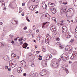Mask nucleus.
Returning a JSON list of instances; mask_svg holds the SVG:
<instances>
[{
  "mask_svg": "<svg viewBox=\"0 0 77 77\" xmlns=\"http://www.w3.org/2000/svg\"><path fill=\"white\" fill-rule=\"evenodd\" d=\"M52 32H55L52 34V36L53 38H54V37L57 34V32H56V26H52L50 28Z\"/></svg>",
  "mask_w": 77,
  "mask_h": 77,
  "instance_id": "obj_1",
  "label": "nucleus"
},
{
  "mask_svg": "<svg viewBox=\"0 0 77 77\" xmlns=\"http://www.w3.org/2000/svg\"><path fill=\"white\" fill-rule=\"evenodd\" d=\"M51 66L53 67V68H57L59 66L58 63L55 61H54L51 63Z\"/></svg>",
  "mask_w": 77,
  "mask_h": 77,
  "instance_id": "obj_2",
  "label": "nucleus"
},
{
  "mask_svg": "<svg viewBox=\"0 0 77 77\" xmlns=\"http://www.w3.org/2000/svg\"><path fill=\"white\" fill-rule=\"evenodd\" d=\"M16 65L17 63H16V60H13L12 62L11 63V66L12 68H14V67H15V66Z\"/></svg>",
  "mask_w": 77,
  "mask_h": 77,
  "instance_id": "obj_3",
  "label": "nucleus"
},
{
  "mask_svg": "<svg viewBox=\"0 0 77 77\" xmlns=\"http://www.w3.org/2000/svg\"><path fill=\"white\" fill-rule=\"evenodd\" d=\"M20 64L23 67H26V63L24 60H23L20 62Z\"/></svg>",
  "mask_w": 77,
  "mask_h": 77,
  "instance_id": "obj_4",
  "label": "nucleus"
},
{
  "mask_svg": "<svg viewBox=\"0 0 77 77\" xmlns=\"http://www.w3.org/2000/svg\"><path fill=\"white\" fill-rule=\"evenodd\" d=\"M47 73V70L45 69L42 70L40 73V75H45Z\"/></svg>",
  "mask_w": 77,
  "mask_h": 77,
  "instance_id": "obj_5",
  "label": "nucleus"
},
{
  "mask_svg": "<svg viewBox=\"0 0 77 77\" xmlns=\"http://www.w3.org/2000/svg\"><path fill=\"white\" fill-rule=\"evenodd\" d=\"M71 46L67 45L65 47V50L66 51H71Z\"/></svg>",
  "mask_w": 77,
  "mask_h": 77,
  "instance_id": "obj_6",
  "label": "nucleus"
},
{
  "mask_svg": "<svg viewBox=\"0 0 77 77\" xmlns=\"http://www.w3.org/2000/svg\"><path fill=\"white\" fill-rule=\"evenodd\" d=\"M42 66L43 67H46L47 66V61L46 60H43L42 62Z\"/></svg>",
  "mask_w": 77,
  "mask_h": 77,
  "instance_id": "obj_7",
  "label": "nucleus"
},
{
  "mask_svg": "<svg viewBox=\"0 0 77 77\" xmlns=\"http://www.w3.org/2000/svg\"><path fill=\"white\" fill-rule=\"evenodd\" d=\"M51 40V37L49 36L48 37V38H47L46 40H45V42L46 44H49V41Z\"/></svg>",
  "mask_w": 77,
  "mask_h": 77,
  "instance_id": "obj_8",
  "label": "nucleus"
},
{
  "mask_svg": "<svg viewBox=\"0 0 77 77\" xmlns=\"http://www.w3.org/2000/svg\"><path fill=\"white\" fill-rule=\"evenodd\" d=\"M66 38H70L71 37V35L70 34V33H69V32H67L66 33Z\"/></svg>",
  "mask_w": 77,
  "mask_h": 77,
  "instance_id": "obj_9",
  "label": "nucleus"
},
{
  "mask_svg": "<svg viewBox=\"0 0 77 77\" xmlns=\"http://www.w3.org/2000/svg\"><path fill=\"white\" fill-rule=\"evenodd\" d=\"M51 11L54 14H55L56 13V9L54 8H51L50 9Z\"/></svg>",
  "mask_w": 77,
  "mask_h": 77,
  "instance_id": "obj_10",
  "label": "nucleus"
},
{
  "mask_svg": "<svg viewBox=\"0 0 77 77\" xmlns=\"http://www.w3.org/2000/svg\"><path fill=\"white\" fill-rule=\"evenodd\" d=\"M0 3L1 4L2 8L5 7V2H4V1L3 0H0Z\"/></svg>",
  "mask_w": 77,
  "mask_h": 77,
  "instance_id": "obj_11",
  "label": "nucleus"
},
{
  "mask_svg": "<svg viewBox=\"0 0 77 77\" xmlns=\"http://www.w3.org/2000/svg\"><path fill=\"white\" fill-rule=\"evenodd\" d=\"M63 56H65L64 54H62L61 55V57L62 60H63V61H66V60H67V59L66 58H65V57H64Z\"/></svg>",
  "mask_w": 77,
  "mask_h": 77,
  "instance_id": "obj_12",
  "label": "nucleus"
},
{
  "mask_svg": "<svg viewBox=\"0 0 77 77\" xmlns=\"http://www.w3.org/2000/svg\"><path fill=\"white\" fill-rule=\"evenodd\" d=\"M28 46V44L26 42H25L23 45V48H26Z\"/></svg>",
  "mask_w": 77,
  "mask_h": 77,
  "instance_id": "obj_13",
  "label": "nucleus"
},
{
  "mask_svg": "<svg viewBox=\"0 0 77 77\" xmlns=\"http://www.w3.org/2000/svg\"><path fill=\"white\" fill-rule=\"evenodd\" d=\"M42 6L43 9H46V8L47 7V5H46L45 3V2H43L42 3Z\"/></svg>",
  "mask_w": 77,
  "mask_h": 77,
  "instance_id": "obj_14",
  "label": "nucleus"
},
{
  "mask_svg": "<svg viewBox=\"0 0 77 77\" xmlns=\"http://www.w3.org/2000/svg\"><path fill=\"white\" fill-rule=\"evenodd\" d=\"M75 56H76V53L75 52H73L72 55L70 57L71 59H73V58H74V57H75Z\"/></svg>",
  "mask_w": 77,
  "mask_h": 77,
  "instance_id": "obj_15",
  "label": "nucleus"
},
{
  "mask_svg": "<svg viewBox=\"0 0 77 77\" xmlns=\"http://www.w3.org/2000/svg\"><path fill=\"white\" fill-rule=\"evenodd\" d=\"M45 17H46V18H48L49 19L50 18V15L48 13H47L45 15Z\"/></svg>",
  "mask_w": 77,
  "mask_h": 77,
  "instance_id": "obj_16",
  "label": "nucleus"
},
{
  "mask_svg": "<svg viewBox=\"0 0 77 77\" xmlns=\"http://www.w3.org/2000/svg\"><path fill=\"white\" fill-rule=\"evenodd\" d=\"M23 70V69L21 67H19L17 69V72H22V70Z\"/></svg>",
  "mask_w": 77,
  "mask_h": 77,
  "instance_id": "obj_17",
  "label": "nucleus"
},
{
  "mask_svg": "<svg viewBox=\"0 0 77 77\" xmlns=\"http://www.w3.org/2000/svg\"><path fill=\"white\" fill-rule=\"evenodd\" d=\"M51 58V57L50 56V54H47V57L46 58V59L47 60H48L50 59Z\"/></svg>",
  "mask_w": 77,
  "mask_h": 77,
  "instance_id": "obj_18",
  "label": "nucleus"
},
{
  "mask_svg": "<svg viewBox=\"0 0 77 77\" xmlns=\"http://www.w3.org/2000/svg\"><path fill=\"white\" fill-rule=\"evenodd\" d=\"M66 11V8H61V13L65 12Z\"/></svg>",
  "mask_w": 77,
  "mask_h": 77,
  "instance_id": "obj_19",
  "label": "nucleus"
},
{
  "mask_svg": "<svg viewBox=\"0 0 77 77\" xmlns=\"http://www.w3.org/2000/svg\"><path fill=\"white\" fill-rule=\"evenodd\" d=\"M73 42H74V40L72 39L69 42V44H70V45H74V44H73Z\"/></svg>",
  "mask_w": 77,
  "mask_h": 77,
  "instance_id": "obj_20",
  "label": "nucleus"
},
{
  "mask_svg": "<svg viewBox=\"0 0 77 77\" xmlns=\"http://www.w3.org/2000/svg\"><path fill=\"white\" fill-rule=\"evenodd\" d=\"M61 23H61V25H63L64 24H65V20H61Z\"/></svg>",
  "mask_w": 77,
  "mask_h": 77,
  "instance_id": "obj_21",
  "label": "nucleus"
},
{
  "mask_svg": "<svg viewBox=\"0 0 77 77\" xmlns=\"http://www.w3.org/2000/svg\"><path fill=\"white\" fill-rule=\"evenodd\" d=\"M59 47H60V49H63L64 47V46L61 45L60 44V45H59Z\"/></svg>",
  "mask_w": 77,
  "mask_h": 77,
  "instance_id": "obj_22",
  "label": "nucleus"
},
{
  "mask_svg": "<svg viewBox=\"0 0 77 77\" xmlns=\"http://www.w3.org/2000/svg\"><path fill=\"white\" fill-rule=\"evenodd\" d=\"M42 50L43 52H45L46 51V49H45V48L44 46L42 48Z\"/></svg>",
  "mask_w": 77,
  "mask_h": 77,
  "instance_id": "obj_23",
  "label": "nucleus"
},
{
  "mask_svg": "<svg viewBox=\"0 0 77 77\" xmlns=\"http://www.w3.org/2000/svg\"><path fill=\"white\" fill-rule=\"evenodd\" d=\"M9 36L11 39H14V36L12 34H11Z\"/></svg>",
  "mask_w": 77,
  "mask_h": 77,
  "instance_id": "obj_24",
  "label": "nucleus"
},
{
  "mask_svg": "<svg viewBox=\"0 0 77 77\" xmlns=\"http://www.w3.org/2000/svg\"><path fill=\"white\" fill-rule=\"evenodd\" d=\"M63 30H67V27L66 26H63L62 27Z\"/></svg>",
  "mask_w": 77,
  "mask_h": 77,
  "instance_id": "obj_25",
  "label": "nucleus"
},
{
  "mask_svg": "<svg viewBox=\"0 0 77 77\" xmlns=\"http://www.w3.org/2000/svg\"><path fill=\"white\" fill-rule=\"evenodd\" d=\"M15 21H16L15 20H13L11 23L13 24H16L17 23H15Z\"/></svg>",
  "mask_w": 77,
  "mask_h": 77,
  "instance_id": "obj_26",
  "label": "nucleus"
},
{
  "mask_svg": "<svg viewBox=\"0 0 77 77\" xmlns=\"http://www.w3.org/2000/svg\"><path fill=\"white\" fill-rule=\"evenodd\" d=\"M29 8L30 9H31L32 11H34V8H33V6H31L29 7Z\"/></svg>",
  "mask_w": 77,
  "mask_h": 77,
  "instance_id": "obj_27",
  "label": "nucleus"
},
{
  "mask_svg": "<svg viewBox=\"0 0 77 77\" xmlns=\"http://www.w3.org/2000/svg\"><path fill=\"white\" fill-rule=\"evenodd\" d=\"M22 11H23V9H22L21 8H19V13H21V12H22Z\"/></svg>",
  "mask_w": 77,
  "mask_h": 77,
  "instance_id": "obj_28",
  "label": "nucleus"
},
{
  "mask_svg": "<svg viewBox=\"0 0 77 77\" xmlns=\"http://www.w3.org/2000/svg\"><path fill=\"white\" fill-rule=\"evenodd\" d=\"M38 59L39 60H42V57L41 56L39 55L38 56Z\"/></svg>",
  "mask_w": 77,
  "mask_h": 77,
  "instance_id": "obj_29",
  "label": "nucleus"
},
{
  "mask_svg": "<svg viewBox=\"0 0 77 77\" xmlns=\"http://www.w3.org/2000/svg\"><path fill=\"white\" fill-rule=\"evenodd\" d=\"M40 38L41 37H40V36L38 35V37L37 38V40L39 41V40H40Z\"/></svg>",
  "mask_w": 77,
  "mask_h": 77,
  "instance_id": "obj_30",
  "label": "nucleus"
},
{
  "mask_svg": "<svg viewBox=\"0 0 77 77\" xmlns=\"http://www.w3.org/2000/svg\"><path fill=\"white\" fill-rule=\"evenodd\" d=\"M66 31H67V30L63 29L62 30V33H65L66 32Z\"/></svg>",
  "mask_w": 77,
  "mask_h": 77,
  "instance_id": "obj_31",
  "label": "nucleus"
},
{
  "mask_svg": "<svg viewBox=\"0 0 77 77\" xmlns=\"http://www.w3.org/2000/svg\"><path fill=\"white\" fill-rule=\"evenodd\" d=\"M52 20H53L54 21V22H55V23H56V18L55 17H52Z\"/></svg>",
  "mask_w": 77,
  "mask_h": 77,
  "instance_id": "obj_32",
  "label": "nucleus"
},
{
  "mask_svg": "<svg viewBox=\"0 0 77 77\" xmlns=\"http://www.w3.org/2000/svg\"><path fill=\"white\" fill-rule=\"evenodd\" d=\"M31 66L32 67H35V64H34V62H33L31 64Z\"/></svg>",
  "mask_w": 77,
  "mask_h": 77,
  "instance_id": "obj_33",
  "label": "nucleus"
},
{
  "mask_svg": "<svg viewBox=\"0 0 77 77\" xmlns=\"http://www.w3.org/2000/svg\"><path fill=\"white\" fill-rule=\"evenodd\" d=\"M48 5L49 7H52V5H51V3L50 2L48 3Z\"/></svg>",
  "mask_w": 77,
  "mask_h": 77,
  "instance_id": "obj_34",
  "label": "nucleus"
},
{
  "mask_svg": "<svg viewBox=\"0 0 77 77\" xmlns=\"http://www.w3.org/2000/svg\"><path fill=\"white\" fill-rule=\"evenodd\" d=\"M15 54H14V53H12V54H11V57H15Z\"/></svg>",
  "mask_w": 77,
  "mask_h": 77,
  "instance_id": "obj_35",
  "label": "nucleus"
},
{
  "mask_svg": "<svg viewBox=\"0 0 77 77\" xmlns=\"http://www.w3.org/2000/svg\"><path fill=\"white\" fill-rule=\"evenodd\" d=\"M14 57L16 59H19V56H14Z\"/></svg>",
  "mask_w": 77,
  "mask_h": 77,
  "instance_id": "obj_36",
  "label": "nucleus"
},
{
  "mask_svg": "<svg viewBox=\"0 0 77 77\" xmlns=\"http://www.w3.org/2000/svg\"><path fill=\"white\" fill-rule=\"evenodd\" d=\"M63 56H64L66 59H67V58L68 57V56L66 55H65L64 54V55H63Z\"/></svg>",
  "mask_w": 77,
  "mask_h": 77,
  "instance_id": "obj_37",
  "label": "nucleus"
},
{
  "mask_svg": "<svg viewBox=\"0 0 77 77\" xmlns=\"http://www.w3.org/2000/svg\"><path fill=\"white\" fill-rule=\"evenodd\" d=\"M65 71H66V73H67V74H68V73L69 72L68 71V70L67 69H66Z\"/></svg>",
  "mask_w": 77,
  "mask_h": 77,
  "instance_id": "obj_38",
  "label": "nucleus"
},
{
  "mask_svg": "<svg viewBox=\"0 0 77 77\" xmlns=\"http://www.w3.org/2000/svg\"><path fill=\"white\" fill-rule=\"evenodd\" d=\"M47 23H48V22H46L45 23H43V26H42V28L43 29V27H44V26H45V24H47Z\"/></svg>",
  "mask_w": 77,
  "mask_h": 77,
  "instance_id": "obj_39",
  "label": "nucleus"
},
{
  "mask_svg": "<svg viewBox=\"0 0 77 77\" xmlns=\"http://www.w3.org/2000/svg\"><path fill=\"white\" fill-rule=\"evenodd\" d=\"M32 29H33V30H35V29H36V27H35V25H34L32 27Z\"/></svg>",
  "mask_w": 77,
  "mask_h": 77,
  "instance_id": "obj_40",
  "label": "nucleus"
},
{
  "mask_svg": "<svg viewBox=\"0 0 77 77\" xmlns=\"http://www.w3.org/2000/svg\"><path fill=\"white\" fill-rule=\"evenodd\" d=\"M38 73H35L34 74V76H38Z\"/></svg>",
  "mask_w": 77,
  "mask_h": 77,
  "instance_id": "obj_41",
  "label": "nucleus"
},
{
  "mask_svg": "<svg viewBox=\"0 0 77 77\" xmlns=\"http://www.w3.org/2000/svg\"><path fill=\"white\" fill-rule=\"evenodd\" d=\"M31 75H33L32 76H33V75H35V73L33 72H31Z\"/></svg>",
  "mask_w": 77,
  "mask_h": 77,
  "instance_id": "obj_42",
  "label": "nucleus"
},
{
  "mask_svg": "<svg viewBox=\"0 0 77 77\" xmlns=\"http://www.w3.org/2000/svg\"><path fill=\"white\" fill-rule=\"evenodd\" d=\"M61 69H63V70H64V71H65V70L66 69V68L65 67H62L61 68Z\"/></svg>",
  "mask_w": 77,
  "mask_h": 77,
  "instance_id": "obj_43",
  "label": "nucleus"
},
{
  "mask_svg": "<svg viewBox=\"0 0 77 77\" xmlns=\"http://www.w3.org/2000/svg\"><path fill=\"white\" fill-rule=\"evenodd\" d=\"M71 10H72V9L70 8L69 10H68L67 12H70Z\"/></svg>",
  "mask_w": 77,
  "mask_h": 77,
  "instance_id": "obj_44",
  "label": "nucleus"
},
{
  "mask_svg": "<svg viewBox=\"0 0 77 77\" xmlns=\"http://www.w3.org/2000/svg\"><path fill=\"white\" fill-rule=\"evenodd\" d=\"M26 20L27 21H28V22H30V20L29 19H28V17L26 18Z\"/></svg>",
  "mask_w": 77,
  "mask_h": 77,
  "instance_id": "obj_45",
  "label": "nucleus"
},
{
  "mask_svg": "<svg viewBox=\"0 0 77 77\" xmlns=\"http://www.w3.org/2000/svg\"><path fill=\"white\" fill-rule=\"evenodd\" d=\"M73 2L75 3L77 2V0H73Z\"/></svg>",
  "mask_w": 77,
  "mask_h": 77,
  "instance_id": "obj_46",
  "label": "nucleus"
},
{
  "mask_svg": "<svg viewBox=\"0 0 77 77\" xmlns=\"http://www.w3.org/2000/svg\"><path fill=\"white\" fill-rule=\"evenodd\" d=\"M27 29V28L26 26H25L23 28V30H26Z\"/></svg>",
  "mask_w": 77,
  "mask_h": 77,
  "instance_id": "obj_47",
  "label": "nucleus"
},
{
  "mask_svg": "<svg viewBox=\"0 0 77 77\" xmlns=\"http://www.w3.org/2000/svg\"><path fill=\"white\" fill-rule=\"evenodd\" d=\"M51 5H52V7L54 6V4L51 3Z\"/></svg>",
  "mask_w": 77,
  "mask_h": 77,
  "instance_id": "obj_48",
  "label": "nucleus"
},
{
  "mask_svg": "<svg viewBox=\"0 0 77 77\" xmlns=\"http://www.w3.org/2000/svg\"><path fill=\"white\" fill-rule=\"evenodd\" d=\"M56 41H59L60 40V39L59 38H56Z\"/></svg>",
  "mask_w": 77,
  "mask_h": 77,
  "instance_id": "obj_49",
  "label": "nucleus"
},
{
  "mask_svg": "<svg viewBox=\"0 0 77 77\" xmlns=\"http://www.w3.org/2000/svg\"><path fill=\"white\" fill-rule=\"evenodd\" d=\"M74 5L75 6H77V2L75 3Z\"/></svg>",
  "mask_w": 77,
  "mask_h": 77,
  "instance_id": "obj_50",
  "label": "nucleus"
},
{
  "mask_svg": "<svg viewBox=\"0 0 77 77\" xmlns=\"http://www.w3.org/2000/svg\"><path fill=\"white\" fill-rule=\"evenodd\" d=\"M26 73H24L23 74V76H26Z\"/></svg>",
  "mask_w": 77,
  "mask_h": 77,
  "instance_id": "obj_51",
  "label": "nucleus"
},
{
  "mask_svg": "<svg viewBox=\"0 0 77 77\" xmlns=\"http://www.w3.org/2000/svg\"><path fill=\"white\" fill-rule=\"evenodd\" d=\"M11 68H8V71H11Z\"/></svg>",
  "mask_w": 77,
  "mask_h": 77,
  "instance_id": "obj_52",
  "label": "nucleus"
},
{
  "mask_svg": "<svg viewBox=\"0 0 77 77\" xmlns=\"http://www.w3.org/2000/svg\"><path fill=\"white\" fill-rule=\"evenodd\" d=\"M61 60V59L60 58H59L58 60V62H60Z\"/></svg>",
  "mask_w": 77,
  "mask_h": 77,
  "instance_id": "obj_53",
  "label": "nucleus"
},
{
  "mask_svg": "<svg viewBox=\"0 0 77 77\" xmlns=\"http://www.w3.org/2000/svg\"><path fill=\"white\" fill-rule=\"evenodd\" d=\"M20 42V45H22L23 44V42L22 41Z\"/></svg>",
  "mask_w": 77,
  "mask_h": 77,
  "instance_id": "obj_54",
  "label": "nucleus"
},
{
  "mask_svg": "<svg viewBox=\"0 0 77 77\" xmlns=\"http://www.w3.org/2000/svg\"><path fill=\"white\" fill-rule=\"evenodd\" d=\"M22 16H24V13L23 12L22 13Z\"/></svg>",
  "mask_w": 77,
  "mask_h": 77,
  "instance_id": "obj_55",
  "label": "nucleus"
},
{
  "mask_svg": "<svg viewBox=\"0 0 77 77\" xmlns=\"http://www.w3.org/2000/svg\"><path fill=\"white\" fill-rule=\"evenodd\" d=\"M5 69H8V66H5Z\"/></svg>",
  "mask_w": 77,
  "mask_h": 77,
  "instance_id": "obj_56",
  "label": "nucleus"
},
{
  "mask_svg": "<svg viewBox=\"0 0 77 77\" xmlns=\"http://www.w3.org/2000/svg\"><path fill=\"white\" fill-rule=\"evenodd\" d=\"M34 2H35L36 3L38 2V0H35Z\"/></svg>",
  "mask_w": 77,
  "mask_h": 77,
  "instance_id": "obj_57",
  "label": "nucleus"
},
{
  "mask_svg": "<svg viewBox=\"0 0 77 77\" xmlns=\"http://www.w3.org/2000/svg\"><path fill=\"white\" fill-rule=\"evenodd\" d=\"M26 4H25V3H23L22 4V6H25Z\"/></svg>",
  "mask_w": 77,
  "mask_h": 77,
  "instance_id": "obj_58",
  "label": "nucleus"
},
{
  "mask_svg": "<svg viewBox=\"0 0 77 77\" xmlns=\"http://www.w3.org/2000/svg\"><path fill=\"white\" fill-rule=\"evenodd\" d=\"M36 52L37 53V54L39 53V51H36Z\"/></svg>",
  "mask_w": 77,
  "mask_h": 77,
  "instance_id": "obj_59",
  "label": "nucleus"
},
{
  "mask_svg": "<svg viewBox=\"0 0 77 77\" xmlns=\"http://www.w3.org/2000/svg\"><path fill=\"white\" fill-rule=\"evenodd\" d=\"M11 43L12 44H14V41H11Z\"/></svg>",
  "mask_w": 77,
  "mask_h": 77,
  "instance_id": "obj_60",
  "label": "nucleus"
},
{
  "mask_svg": "<svg viewBox=\"0 0 77 77\" xmlns=\"http://www.w3.org/2000/svg\"><path fill=\"white\" fill-rule=\"evenodd\" d=\"M18 41H20V42H21V41H22L21 40V38H20V39H19L18 40Z\"/></svg>",
  "mask_w": 77,
  "mask_h": 77,
  "instance_id": "obj_61",
  "label": "nucleus"
},
{
  "mask_svg": "<svg viewBox=\"0 0 77 77\" xmlns=\"http://www.w3.org/2000/svg\"><path fill=\"white\" fill-rule=\"evenodd\" d=\"M36 32H39V29H37L36 30Z\"/></svg>",
  "mask_w": 77,
  "mask_h": 77,
  "instance_id": "obj_62",
  "label": "nucleus"
},
{
  "mask_svg": "<svg viewBox=\"0 0 77 77\" xmlns=\"http://www.w3.org/2000/svg\"><path fill=\"white\" fill-rule=\"evenodd\" d=\"M0 24L1 25H2V24H3V22H0Z\"/></svg>",
  "mask_w": 77,
  "mask_h": 77,
  "instance_id": "obj_63",
  "label": "nucleus"
},
{
  "mask_svg": "<svg viewBox=\"0 0 77 77\" xmlns=\"http://www.w3.org/2000/svg\"><path fill=\"white\" fill-rule=\"evenodd\" d=\"M14 41H17V38H16L14 39Z\"/></svg>",
  "mask_w": 77,
  "mask_h": 77,
  "instance_id": "obj_64",
  "label": "nucleus"
}]
</instances>
